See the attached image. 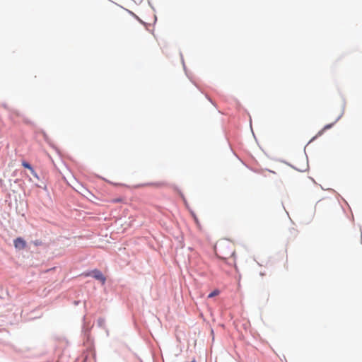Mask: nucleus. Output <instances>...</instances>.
<instances>
[{
  "label": "nucleus",
  "instance_id": "obj_1",
  "mask_svg": "<svg viewBox=\"0 0 362 362\" xmlns=\"http://www.w3.org/2000/svg\"><path fill=\"white\" fill-rule=\"evenodd\" d=\"M216 252L220 258L227 259L235 255V249L230 243H221L216 249Z\"/></svg>",
  "mask_w": 362,
  "mask_h": 362
},
{
  "label": "nucleus",
  "instance_id": "obj_9",
  "mask_svg": "<svg viewBox=\"0 0 362 362\" xmlns=\"http://www.w3.org/2000/svg\"><path fill=\"white\" fill-rule=\"evenodd\" d=\"M123 202V199L122 198H117V199H113L111 202L112 203H117V202Z\"/></svg>",
  "mask_w": 362,
  "mask_h": 362
},
{
  "label": "nucleus",
  "instance_id": "obj_5",
  "mask_svg": "<svg viewBox=\"0 0 362 362\" xmlns=\"http://www.w3.org/2000/svg\"><path fill=\"white\" fill-rule=\"evenodd\" d=\"M163 185V183H146V184L138 185L135 186L134 187L138 188V187H147V186H153V187H159Z\"/></svg>",
  "mask_w": 362,
  "mask_h": 362
},
{
  "label": "nucleus",
  "instance_id": "obj_8",
  "mask_svg": "<svg viewBox=\"0 0 362 362\" xmlns=\"http://www.w3.org/2000/svg\"><path fill=\"white\" fill-rule=\"evenodd\" d=\"M332 125H333V124H329L325 125L319 134H321L324 131L331 128L332 127Z\"/></svg>",
  "mask_w": 362,
  "mask_h": 362
},
{
  "label": "nucleus",
  "instance_id": "obj_6",
  "mask_svg": "<svg viewBox=\"0 0 362 362\" xmlns=\"http://www.w3.org/2000/svg\"><path fill=\"white\" fill-rule=\"evenodd\" d=\"M190 213H191L192 216V217H193V218H194V222H195V223H196V225H197V228H198L199 230H201V229H202V226H201L200 222H199V219H198V218H197V215H196V214H195V213H194V212H193V211H191Z\"/></svg>",
  "mask_w": 362,
  "mask_h": 362
},
{
  "label": "nucleus",
  "instance_id": "obj_4",
  "mask_svg": "<svg viewBox=\"0 0 362 362\" xmlns=\"http://www.w3.org/2000/svg\"><path fill=\"white\" fill-rule=\"evenodd\" d=\"M22 165H23L24 168H27V169L30 170V173H32V175H33V176H35V177H37V178L38 177V176H37V175L36 172L35 171V170L33 168V167H32V166H31L28 163H27V162H25V161H23V162L22 163Z\"/></svg>",
  "mask_w": 362,
  "mask_h": 362
},
{
  "label": "nucleus",
  "instance_id": "obj_3",
  "mask_svg": "<svg viewBox=\"0 0 362 362\" xmlns=\"http://www.w3.org/2000/svg\"><path fill=\"white\" fill-rule=\"evenodd\" d=\"M14 246L17 249L23 250V249H24L25 247L26 243H25V241L23 238H17L14 240Z\"/></svg>",
  "mask_w": 362,
  "mask_h": 362
},
{
  "label": "nucleus",
  "instance_id": "obj_7",
  "mask_svg": "<svg viewBox=\"0 0 362 362\" xmlns=\"http://www.w3.org/2000/svg\"><path fill=\"white\" fill-rule=\"evenodd\" d=\"M218 294H219V291L216 289V290H214V291H212L211 293H210L208 296V298H213Z\"/></svg>",
  "mask_w": 362,
  "mask_h": 362
},
{
  "label": "nucleus",
  "instance_id": "obj_2",
  "mask_svg": "<svg viewBox=\"0 0 362 362\" xmlns=\"http://www.w3.org/2000/svg\"><path fill=\"white\" fill-rule=\"evenodd\" d=\"M92 276L97 280L100 281L102 284H105L106 278L105 276L102 274V272L98 269H94L91 272Z\"/></svg>",
  "mask_w": 362,
  "mask_h": 362
},
{
  "label": "nucleus",
  "instance_id": "obj_10",
  "mask_svg": "<svg viewBox=\"0 0 362 362\" xmlns=\"http://www.w3.org/2000/svg\"><path fill=\"white\" fill-rule=\"evenodd\" d=\"M192 362H196L195 359L192 360Z\"/></svg>",
  "mask_w": 362,
  "mask_h": 362
}]
</instances>
